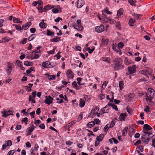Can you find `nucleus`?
Segmentation results:
<instances>
[{
    "label": "nucleus",
    "mask_w": 155,
    "mask_h": 155,
    "mask_svg": "<svg viewBox=\"0 0 155 155\" xmlns=\"http://www.w3.org/2000/svg\"><path fill=\"white\" fill-rule=\"evenodd\" d=\"M33 63L31 62H28L27 61H25L24 62V64L26 65L27 66H31L32 65Z\"/></svg>",
    "instance_id": "37998d69"
},
{
    "label": "nucleus",
    "mask_w": 155,
    "mask_h": 155,
    "mask_svg": "<svg viewBox=\"0 0 155 155\" xmlns=\"http://www.w3.org/2000/svg\"><path fill=\"white\" fill-rule=\"evenodd\" d=\"M29 101H31L32 102L35 103V101L34 100V98L32 99L31 96V95L29 96Z\"/></svg>",
    "instance_id": "052dcab7"
},
{
    "label": "nucleus",
    "mask_w": 155,
    "mask_h": 155,
    "mask_svg": "<svg viewBox=\"0 0 155 155\" xmlns=\"http://www.w3.org/2000/svg\"><path fill=\"white\" fill-rule=\"evenodd\" d=\"M108 41L107 40H103L102 42V44L105 45H107L108 43Z\"/></svg>",
    "instance_id": "0e129e2a"
},
{
    "label": "nucleus",
    "mask_w": 155,
    "mask_h": 155,
    "mask_svg": "<svg viewBox=\"0 0 155 155\" xmlns=\"http://www.w3.org/2000/svg\"><path fill=\"white\" fill-rule=\"evenodd\" d=\"M72 84L73 86V87L75 89H79L78 88V86L77 85V83L76 81H74L73 83H72Z\"/></svg>",
    "instance_id": "58836bf2"
},
{
    "label": "nucleus",
    "mask_w": 155,
    "mask_h": 155,
    "mask_svg": "<svg viewBox=\"0 0 155 155\" xmlns=\"http://www.w3.org/2000/svg\"><path fill=\"white\" fill-rule=\"evenodd\" d=\"M13 66V64L10 62L7 63V67L5 68V70L7 74H9L12 70V67Z\"/></svg>",
    "instance_id": "f03ea898"
},
{
    "label": "nucleus",
    "mask_w": 155,
    "mask_h": 155,
    "mask_svg": "<svg viewBox=\"0 0 155 155\" xmlns=\"http://www.w3.org/2000/svg\"><path fill=\"white\" fill-rule=\"evenodd\" d=\"M152 98L149 96H147L146 98V101L147 102L150 103L152 101Z\"/></svg>",
    "instance_id": "13d9d810"
},
{
    "label": "nucleus",
    "mask_w": 155,
    "mask_h": 155,
    "mask_svg": "<svg viewBox=\"0 0 155 155\" xmlns=\"http://www.w3.org/2000/svg\"><path fill=\"white\" fill-rule=\"evenodd\" d=\"M124 46V44L123 42H120L118 43V46L119 48H122Z\"/></svg>",
    "instance_id": "338daca9"
},
{
    "label": "nucleus",
    "mask_w": 155,
    "mask_h": 155,
    "mask_svg": "<svg viewBox=\"0 0 155 155\" xmlns=\"http://www.w3.org/2000/svg\"><path fill=\"white\" fill-rule=\"evenodd\" d=\"M2 39L5 41L6 42H8L9 41H10L12 40V38H10L9 37H5V38H3Z\"/></svg>",
    "instance_id": "864d4df0"
},
{
    "label": "nucleus",
    "mask_w": 155,
    "mask_h": 155,
    "mask_svg": "<svg viewBox=\"0 0 155 155\" xmlns=\"http://www.w3.org/2000/svg\"><path fill=\"white\" fill-rule=\"evenodd\" d=\"M83 117V114L82 113H81L78 116L77 118V120L78 121H80Z\"/></svg>",
    "instance_id": "6e6d98bb"
},
{
    "label": "nucleus",
    "mask_w": 155,
    "mask_h": 155,
    "mask_svg": "<svg viewBox=\"0 0 155 155\" xmlns=\"http://www.w3.org/2000/svg\"><path fill=\"white\" fill-rule=\"evenodd\" d=\"M40 54H37L34 52H32L30 54L31 58L33 59H37L40 56Z\"/></svg>",
    "instance_id": "f8f14e48"
},
{
    "label": "nucleus",
    "mask_w": 155,
    "mask_h": 155,
    "mask_svg": "<svg viewBox=\"0 0 155 155\" xmlns=\"http://www.w3.org/2000/svg\"><path fill=\"white\" fill-rule=\"evenodd\" d=\"M146 73L148 76V75H151L153 72V70L150 68H148L146 70Z\"/></svg>",
    "instance_id": "cd10ccee"
},
{
    "label": "nucleus",
    "mask_w": 155,
    "mask_h": 155,
    "mask_svg": "<svg viewBox=\"0 0 155 155\" xmlns=\"http://www.w3.org/2000/svg\"><path fill=\"white\" fill-rule=\"evenodd\" d=\"M39 26L42 28H45L47 26L46 24L44 22H41L39 24Z\"/></svg>",
    "instance_id": "7c9ffc66"
},
{
    "label": "nucleus",
    "mask_w": 155,
    "mask_h": 155,
    "mask_svg": "<svg viewBox=\"0 0 155 155\" xmlns=\"http://www.w3.org/2000/svg\"><path fill=\"white\" fill-rule=\"evenodd\" d=\"M109 108L108 104H107L105 107H103L100 110V112L103 114L105 113H107L109 111Z\"/></svg>",
    "instance_id": "ddd939ff"
},
{
    "label": "nucleus",
    "mask_w": 155,
    "mask_h": 155,
    "mask_svg": "<svg viewBox=\"0 0 155 155\" xmlns=\"http://www.w3.org/2000/svg\"><path fill=\"white\" fill-rule=\"evenodd\" d=\"M5 142V143L2 145V150H4L7 147L11 146L12 144V142L10 140H8Z\"/></svg>",
    "instance_id": "1a4fd4ad"
},
{
    "label": "nucleus",
    "mask_w": 155,
    "mask_h": 155,
    "mask_svg": "<svg viewBox=\"0 0 155 155\" xmlns=\"http://www.w3.org/2000/svg\"><path fill=\"white\" fill-rule=\"evenodd\" d=\"M13 21L14 23H21L22 21H20L19 18H16L15 17L13 18Z\"/></svg>",
    "instance_id": "f704fd0d"
},
{
    "label": "nucleus",
    "mask_w": 155,
    "mask_h": 155,
    "mask_svg": "<svg viewBox=\"0 0 155 155\" xmlns=\"http://www.w3.org/2000/svg\"><path fill=\"white\" fill-rule=\"evenodd\" d=\"M140 73L143 75H144L145 76H147V74L146 73V71L145 70H144L140 71Z\"/></svg>",
    "instance_id": "4d7b16f0"
},
{
    "label": "nucleus",
    "mask_w": 155,
    "mask_h": 155,
    "mask_svg": "<svg viewBox=\"0 0 155 155\" xmlns=\"http://www.w3.org/2000/svg\"><path fill=\"white\" fill-rule=\"evenodd\" d=\"M56 76L55 75H48V78L49 80H54Z\"/></svg>",
    "instance_id": "c03bdc74"
},
{
    "label": "nucleus",
    "mask_w": 155,
    "mask_h": 155,
    "mask_svg": "<svg viewBox=\"0 0 155 155\" xmlns=\"http://www.w3.org/2000/svg\"><path fill=\"white\" fill-rule=\"evenodd\" d=\"M66 74L69 79H71L74 78V73L71 69H68L67 71Z\"/></svg>",
    "instance_id": "9d476101"
},
{
    "label": "nucleus",
    "mask_w": 155,
    "mask_h": 155,
    "mask_svg": "<svg viewBox=\"0 0 155 155\" xmlns=\"http://www.w3.org/2000/svg\"><path fill=\"white\" fill-rule=\"evenodd\" d=\"M116 27L117 28L119 29H121L120 28V22L117 21L116 22Z\"/></svg>",
    "instance_id": "3c124183"
},
{
    "label": "nucleus",
    "mask_w": 155,
    "mask_h": 155,
    "mask_svg": "<svg viewBox=\"0 0 155 155\" xmlns=\"http://www.w3.org/2000/svg\"><path fill=\"white\" fill-rule=\"evenodd\" d=\"M143 151V147L141 146H139L138 147V150H137V151L138 153L142 152Z\"/></svg>",
    "instance_id": "e433bc0d"
},
{
    "label": "nucleus",
    "mask_w": 155,
    "mask_h": 155,
    "mask_svg": "<svg viewBox=\"0 0 155 155\" xmlns=\"http://www.w3.org/2000/svg\"><path fill=\"white\" fill-rule=\"evenodd\" d=\"M45 98V100L44 102L46 104L50 105L52 103V100H53V99L50 96H48V97L46 96Z\"/></svg>",
    "instance_id": "39448f33"
},
{
    "label": "nucleus",
    "mask_w": 155,
    "mask_h": 155,
    "mask_svg": "<svg viewBox=\"0 0 155 155\" xmlns=\"http://www.w3.org/2000/svg\"><path fill=\"white\" fill-rule=\"evenodd\" d=\"M143 128L148 131H149L152 129L149 125L147 124H145L143 125Z\"/></svg>",
    "instance_id": "4be33fe9"
},
{
    "label": "nucleus",
    "mask_w": 155,
    "mask_h": 155,
    "mask_svg": "<svg viewBox=\"0 0 155 155\" xmlns=\"http://www.w3.org/2000/svg\"><path fill=\"white\" fill-rule=\"evenodd\" d=\"M123 10L122 8H120L117 11V16H118V17H119L121 16L123 14Z\"/></svg>",
    "instance_id": "2f4dec72"
},
{
    "label": "nucleus",
    "mask_w": 155,
    "mask_h": 155,
    "mask_svg": "<svg viewBox=\"0 0 155 155\" xmlns=\"http://www.w3.org/2000/svg\"><path fill=\"white\" fill-rule=\"evenodd\" d=\"M108 82L107 81H104L102 85V87H104V88H105L106 85H107Z\"/></svg>",
    "instance_id": "774afa93"
},
{
    "label": "nucleus",
    "mask_w": 155,
    "mask_h": 155,
    "mask_svg": "<svg viewBox=\"0 0 155 155\" xmlns=\"http://www.w3.org/2000/svg\"><path fill=\"white\" fill-rule=\"evenodd\" d=\"M85 104V102L83 99L81 98L80 100L79 106L81 107H83Z\"/></svg>",
    "instance_id": "b1692460"
},
{
    "label": "nucleus",
    "mask_w": 155,
    "mask_h": 155,
    "mask_svg": "<svg viewBox=\"0 0 155 155\" xmlns=\"http://www.w3.org/2000/svg\"><path fill=\"white\" fill-rule=\"evenodd\" d=\"M132 15L137 19L138 20L140 18V17L141 16V15L136 14H133Z\"/></svg>",
    "instance_id": "a19ab883"
},
{
    "label": "nucleus",
    "mask_w": 155,
    "mask_h": 155,
    "mask_svg": "<svg viewBox=\"0 0 155 155\" xmlns=\"http://www.w3.org/2000/svg\"><path fill=\"white\" fill-rule=\"evenodd\" d=\"M124 63L126 65H128L131 64V61L130 59H128L126 57L124 61Z\"/></svg>",
    "instance_id": "5701e85b"
},
{
    "label": "nucleus",
    "mask_w": 155,
    "mask_h": 155,
    "mask_svg": "<svg viewBox=\"0 0 155 155\" xmlns=\"http://www.w3.org/2000/svg\"><path fill=\"white\" fill-rule=\"evenodd\" d=\"M61 37H57L51 40V41L52 42H58L61 40Z\"/></svg>",
    "instance_id": "412c9836"
},
{
    "label": "nucleus",
    "mask_w": 155,
    "mask_h": 155,
    "mask_svg": "<svg viewBox=\"0 0 155 155\" xmlns=\"http://www.w3.org/2000/svg\"><path fill=\"white\" fill-rule=\"evenodd\" d=\"M35 129L34 127H29L27 128V135H29L31 134V132H32Z\"/></svg>",
    "instance_id": "aec40b11"
},
{
    "label": "nucleus",
    "mask_w": 155,
    "mask_h": 155,
    "mask_svg": "<svg viewBox=\"0 0 155 155\" xmlns=\"http://www.w3.org/2000/svg\"><path fill=\"white\" fill-rule=\"evenodd\" d=\"M104 12H105L108 15H110L112 14V12L109 11L108 9H107V8H106V9L104 10Z\"/></svg>",
    "instance_id": "5fc2aeb1"
},
{
    "label": "nucleus",
    "mask_w": 155,
    "mask_h": 155,
    "mask_svg": "<svg viewBox=\"0 0 155 155\" xmlns=\"http://www.w3.org/2000/svg\"><path fill=\"white\" fill-rule=\"evenodd\" d=\"M28 121V118L27 117H25L23 118L22 120V121L23 122L25 123V124H27V122Z\"/></svg>",
    "instance_id": "680f3d73"
},
{
    "label": "nucleus",
    "mask_w": 155,
    "mask_h": 155,
    "mask_svg": "<svg viewBox=\"0 0 155 155\" xmlns=\"http://www.w3.org/2000/svg\"><path fill=\"white\" fill-rule=\"evenodd\" d=\"M15 28L18 31L22 30V29L21 28V26L19 25H15Z\"/></svg>",
    "instance_id": "69168bd1"
},
{
    "label": "nucleus",
    "mask_w": 155,
    "mask_h": 155,
    "mask_svg": "<svg viewBox=\"0 0 155 155\" xmlns=\"http://www.w3.org/2000/svg\"><path fill=\"white\" fill-rule=\"evenodd\" d=\"M135 21V20L132 18H130L129 20L128 24L130 26H133Z\"/></svg>",
    "instance_id": "72a5a7b5"
},
{
    "label": "nucleus",
    "mask_w": 155,
    "mask_h": 155,
    "mask_svg": "<svg viewBox=\"0 0 155 155\" xmlns=\"http://www.w3.org/2000/svg\"><path fill=\"white\" fill-rule=\"evenodd\" d=\"M111 93L112 94V97L111 99H110L109 98V95H107L106 98L107 99L109 100V101L110 102H113V100L114 99V93L113 92H111Z\"/></svg>",
    "instance_id": "393cba45"
},
{
    "label": "nucleus",
    "mask_w": 155,
    "mask_h": 155,
    "mask_svg": "<svg viewBox=\"0 0 155 155\" xmlns=\"http://www.w3.org/2000/svg\"><path fill=\"white\" fill-rule=\"evenodd\" d=\"M112 48L117 53H119L120 55L122 54V52H121V50L120 48L118 47H117L116 46L113 44L112 45Z\"/></svg>",
    "instance_id": "2eb2a0df"
},
{
    "label": "nucleus",
    "mask_w": 155,
    "mask_h": 155,
    "mask_svg": "<svg viewBox=\"0 0 155 155\" xmlns=\"http://www.w3.org/2000/svg\"><path fill=\"white\" fill-rule=\"evenodd\" d=\"M141 139L143 142L144 143L147 142L149 141L148 138L144 137L143 136H141Z\"/></svg>",
    "instance_id": "79ce46f5"
},
{
    "label": "nucleus",
    "mask_w": 155,
    "mask_h": 155,
    "mask_svg": "<svg viewBox=\"0 0 155 155\" xmlns=\"http://www.w3.org/2000/svg\"><path fill=\"white\" fill-rule=\"evenodd\" d=\"M108 124H107L104 128V131L105 132H107L109 128H110V127H109V126H108Z\"/></svg>",
    "instance_id": "bf43d9fd"
},
{
    "label": "nucleus",
    "mask_w": 155,
    "mask_h": 155,
    "mask_svg": "<svg viewBox=\"0 0 155 155\" xmlns=\"http://www.w3.org/2000/svg\"><path fill=\"white\" fill-rule=\"evenodd\" d=\"M54 35V33L53 32L51 31L49 29H47V35L48 36H53Z\"/></svg>",
    "instance_id": "c9c22d12"
},
{
    "label": "nucleus",
    "mask_w": 155,
    "mask_h": 155,
    "mask_svg": "<svg viewBox=\"0 0 155 155\" xmlns=\"http://www.w3.org/2000/svg\"><path fill=\"white\" fill-rule=\"evenodd\" d=\"M104 137V135L101 134L96 137V139L97 140L99 141H102Z\"/></svg>",
    "instance_id": "a878e982"
},
{
    "label": "nucleus",
    "mask_w": 155,
    "mask_h": 155,
    "mask_svg": "<svg viewBox=\"0 0 155 155\" xmlns=\"http://www.w3.org/2000/svg\"><path fill=\"white\" fill-rule=\"evenodd\" d=\"M119 86L120 89V90H122V89L124 88V83L122 81H120L119 82Z\"/></svg>",
    "instance_id": "ea45409f"
},
{
    "label": "nucleus",
    "mask_w": 155,
    "mask_h": 155,
    "mask_svg": "<svg viewBox=\"0 0 155 155\" xmlns=\"http://www.w3.org/2000/svg\"><path fill=\"white\" fill-rule=\"evenodd\" d=\"M94 125V121H92L88 123L87 126L88 127L91 128L93 127Z\"/></svg>",
    "instance_id": "4c0bfd02"
},
{
    "label": "nucleus",
    "mask_w": 155,
    "mask_h": 155,
    "mask_svg": "<svg viewBox=\"0 0 155 155\" xmlns=\"http://www.w3.org/2000/svg\"><path fill=\"white\" fill-rule=\"evenodd\" d=\"M74 28L78 31H81L83 29V27L81 25H74Z\"/></svg>",
    "instance_id": "a211bd4d"
},
{
    "label": "nucleus",
    "mask_w": 155,
    "mask_h": 155,
    "mask_svg": "<svg viewBox=\"0 0 155 155\" xmlns=\"http://www.w3.org/2000/svg\"><path fill=\"white\" fill-rule=\"evenodd\" d=\"M128 2L131 5H134L136 2L135 0H129Z\"/></svg>",
    "instance_id": "8fccbe9b"
},
{
    "label": "nucleus",
    "mask_w": 155,
    "mask_h": 155,
    "mask_svg": "<svg viewBox=\"0 0 155 155\" xmlns=\"http://www.w3.org/2000/svg\"><path fill=\"white\" fill-rule=\"evenodd\" d=\"M2 113L3 114L2 117H7L9 115H12L13 113L12 111L10 110H9L8 111H6L5 110L3 111H2Z\"/></svg>",
    "instance_id": "9b49d317"
},
{
    "label": "nucleus",
    "mask_w": 155,
    "mask_h": 155,
    "mask_svg": "<svg viewBox=\"0 0 155 155\" xmlns=\"http://www.w3.org/2000/svg\"><path fill=\"white\" fill-rule=\"evenodd\" d=\"M54 6L51 5H48L46 6H45L44 8V12H46L48 10L50 9L51 8H53Z\"/></svg>",
    "instance_id": "f3484780"
},
{
    "label": "nucleus",
    "mask_w": 155,
    "mask_h": 155,
    "mask_svg": "<svg viewBox=\"0 0 155 155\" xmlns=\"http://www.w3.org/2000/svg\"><path fill=\"white\" fill-rule=\"evenodd\" d=\"M108 106H111L113 109H114L116 111L118 110V108L116 105L115 104L111 103H108Z\"/></svg>",
    "instance_id": "bb28decb"
},
{
    "label": "nucleus",
    "mask_w": 155,
    "mask_h": 155,
    "mask_svg": "<svg viewBox=\"0 0 155 155\" xmlns=\"http://www.w3.org/2000/svg\"><path fill=\"white\" fill-rule=\"evenodd\" d=\"M31 25V23L29 22H27L24 25V30H26L28 28L29 26Z\"/></svg>",
    "instance_id": "c756f323"
},
{
    "label": "nucleus",
    "mask_w": 155,
    "mask_h": 155,
    "mask_svg": "<svg viewBox=\"0 0 155 155\" xmlns=\"http://www.w3.org/2000/svg\"><path fill=\"white\" fill-rule=\"evenodd\" d=\"M128 129V127H125L124 129L122 130V135L123 136H125L126 134L127 133V130Z\"/></svg>",
    "instance_id": "c85d7f7f"
},
{
    "label": "nucleus",
    "mask_w": 155,
    "mask_h": 155,
    "mask_svg": "<svg viewBox=\"0 0 155 155\" xmlns=\"http://www.w3.org/2000/svg\"><path fill=\"white\" fill-rule=\"evenodd\" d=\"M150 107L148 106H146L145 108L144 109V111L147 113H148L150 112Z\"/></svg>",
    "instance_id": "e2e57ef3"
},
{
    "label": "nucleus",
    "mask_w": 155,
    "mask_h": 155,
    "mask_svg": "<svg viewBox=\"0 0 155 155\" xmlns=\"http://www.w3.org/2000/svg\"><path fill=\"white\" fill-rule=\"evenodd\" d=\"M91 49L90 48H87V50L88 51V52L90 54L91 53L94 51L95 49L94 47L93 46L91 47Z\"/></svg>",
    "instance_id": "de8ad7c7"
},
{
    "label": "nucleus",
    "mask_w": 155,
    "mask_h": 155,
    "mask_svg": "<svg viewBox=\"0 0 155 155\" xmlns=\"http://www.w3.org/2000/svg\"><path fill=\"white\" fill-rule=\"evenodd\" d=\"M127 110L128 113L130 114H131L132 113V110L129 107L127 106Z\"/></svg>",
    "instance_id": "49530a36"
},
{
    "label": "nucleus",
    "mask_w": 155,
    "mask_h": 155,
    "mask_svg": "<svg viewBox=\"0 0 155 155\" xmlns=\"http://www.w3.org/2000/svg\"><path fill=\"white\" fill-rule=\"evenodd\" d=\"M36 8L38 9V11L39 12L42 13L43 12H44V8H43V7L42 6L40 7H37Z\"/></svg>",
    "instance_id": "a18cd8bd"
},
{
    "label": "nucleus",
    "mask_w": 155,
    "mask_h": 155,
    "mask_svg": "<svg viewBox=\"0 0 155 155\" xmlns=\"http://www.w3.org/2000/svg\"><path fill=\"white\" fill-rule=\"evenodd\" d=\"M99 109V107H96L94 109L92 110L88 117L91 118L94 117L96 115V112H97V110L98 111Z\"/></svg>",
    "instance_id": "7ed1b4c3"
},
{
    "label": "nucleus",
    "mask_w": 155,
    "mask_h": 155,
    "mask_svg": "<svg viewBox=\"0 0 155 155\" xmlns=\"http://www.w3.org/2000/svg\"><path fill=\"white\" fill-rule=\"evenodd\" d=\"M101 60L103 61L107 62L108 63H110V58L107 57H102L101 58Z\"/></svg>",
    "instance_id": "6ab92c4d"
},
{
    "label": "nucleus",
    "mask_w": 155,
    "mask_h": 155,
    "mask_svg": "<svg viewBox=\"0 0 155 155\" xmlns=\"http://www.w3.org/2000/svg\"><path fill=\"white\" fill-rule=\"evenodd\" d=\"M85 2L83 0H78L77 2V7L78 8H81L84 4Z\"/></svg>",
    "instance_id": "4468645a"
},
{
    "label": "nucleus",
    "mask_w": 155,
    "mask_h": 155,
    "mask_svg": "<svg viewBox=\"0 0 155 155\" xmlns=\"http://www.w3.org/2000/svg\"><path fill=\"white\" fill-rule=\"evenodd\" d=\"M148 91L149 96L151 98H155V91L153 89L149 88Z\"/></svg>",
    "instance_id": "20e7f679"
},
{
    "label": "nucleus",
    "mask_w": 155,
    "mask_h": 155,
    "mask_svg": "<svg viewBox=\"0 0 155 155\" xmlns=\"http://www.w3.org/2000/svg\"><path fill=\"white\" fill-rule=\"evenodd\" d=\"M127 116V113H121L120 115L119 118L120 121H123L125 120V117Z\"/></svg>",
    "instance_id": "dca6fc26"
},
{
    "label": "nucleus",
    "mask_w": 155,
    "mask_h": 155,
    "mask_svg": "<svg viewBox=\"0 0 155 155\" xmlns=\"http://www.w3.org/2000/svg\"><path fill=\"white\" fill-rule=\"evenodd\" d=\"M52 12L53 13H58L59 12H62L61 10L59 11L58 9H56L55 8H53L52 10Z\"/></svg>",
    "instance_id": "09e8293b"
},
{
    "label": "nucleus",
    "mask_w": 155,
    "mask_h": 155,
    "mask_svg": "<svg viewBox=\"0 0 155 155\" xmlns=\"http://www.w3.org/2000/svg\"><path fill=\"white\" fill-rule=\"evenodd\" d=\"M15 152V150H10L8 152L7 155H13L14 154Z\"/></svg>",
    "instance_id": "603ef678"
},
{
    "label": "nucleus",
    "mask_w": 155,
    "mask_h": 155,
    "mask_svg": "<svg viewBox=\"0 0 155 155\" xmlns=\"http://www.w3.org/2000/svg\"><path fill=\"white\" fill-rule=\"evenodd\" d=\"M42 66L45 68H48L50 67H53L54 65H51V64L49 61H46L43 62L42 64Z\"/></svg>",
    "instance_id": "0eeeda50"
},
{
    "label": "nucleus",
    "mask_w": 155,
    "mask_h": 155,
    "mask_svg": "<svg viewBox=\"0 0 155 155\" xmlns=\"http://www.w3.org/2000/svg\"><path fill=\"white\" fill-rule=\"evenodd\" d=\"M104 26L103 25H101L100 26H97L95 28V31L98 33L102 32L104 30Z\"/></svg>",
    "instance_id": "423d86ee"
},
{
    "label": "nucleus",
    "mask_w": 155,
    "mask_h": 155,
    "mask_svg": "<svg viewBox=\"0 0 155 155\" xmlns=\"http://www.w3.org/2000/svg\"><path fill=\"white\" fill-rule=\"evenodd\" d=\"M114 61L115 62L114 64V67L115 70H119L124 68V66L121 64L122 61L120 58H115Z\"/></svg>",
    "instance_id": "f257e3e1"
},
{
    "label": "nucleus",
    "mask_w": 155,
    "mask_h": 155,
    "mask_svg": "<svg viewBox=\"0 0 155 155\" xmlns=\"http://www.w3.org/2000/svg\"><path fill=\"white\" fill-rule=\"evenodd\" d=\"M36 37L35 34L31 35L28 38V40L29 41H30L34 39Z\"/></svg>",
    "instance_id": "473e14b6"
},
{
    "label": "nucleus",
    "mask_w": 155,
    "mask_h": 155,
    "mask_svg": "<svg viewBox=\"0 0 155 155\" xmlns=\"http://www.w3.org/2000/svg\"><path fill=\"white\" fill-rule=\"evenodd\" d=\"M136 66L135 65H133L131 67H128V70L130 74H133L136 71Z\"/></svg>",
    "instance_id": "6e6552de"
}]
</instances>
